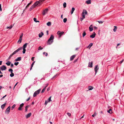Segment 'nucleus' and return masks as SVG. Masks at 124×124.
I'll return each instance as SVG.
<instances>
[{
    "label": "nucleus",
    "instance_id": "1",
    "mask_svg": "<svg viewBox=\"0 0 124 124\" xmlns=\"http://www.w3.org/2000/svg\"><path fill=\"white\" fill-rule=\"evenodd\" d=\"M54 38V36L53 35H51L49 39H48L47 42V43L48 45L51 44L53 42V39Z\"/></svg>",
    "mask_w": 124,
    "mask_h": 124
},
{
    "label": "nucleus",
    "instance_id": "2",
    "mask_svg": "<svg viewBox=\"0 0 124 124\" xmlns=\"http://www.w3.org/2000/svg\"><path fill=\"white\" fill-rule=\"evenodd\" d=\"M41 91V89H40L36 91H35L34 93L33 96L35 97Z\"/></svg>",
    "mask_w": 124,
    "mask_h": 124
},
{
    "label": "nucleus",
    "instance_id": "3",
    "mask_svg": "<svg viewBox=\"0 0 124 124\" xmlns=\"http://www.w3.org/2000/svg\"><path fill=\"white\" fill-rule=\"evenodd\" d=\"M43 1L42 0H40L39 1H36L34 4H35L36 6H37L39 4L40 5L41 4V3Z\"/></svg>",
    "mask_w": 124,
    "mask_h": 124
},
{
    "label": "nucleus",
    "instance_id": "4",
    "mask_svg": "<svg viewBox=\"0 0 124 124\" xmlns=\"http://www.w3.org/2000/svg\"><path fill=\"white\" fill-rule=\"evenodd\" d=\"M10 106H9L8 108L6 109L5 112V113L6 114H8L10 112Z\"/></svg>",
    "mask_w": 124,
    "mask_h": 124
},
{
    "label": "nucleus",
    "instance_id": "5",
    "mask_svg": "<svg viewBox=\"0 0 124 124\" xmlns=\"http://www.w3.org/2000/svg\"><path fill=\"white\" fill-rule=\"evenodd\" d=\"M22 47H21L20 48H18L17 50L15 51L13 53V54L14 55L16 54L17 52H18L20 50H21L22 49Z\"/></svg>",
    "mask_w": 124,
    "mask_h": 124
},
{
    "label": "nucleus",
    "instance_id": "6",
    "mask_svg": "<svg viewBox=\"0 0 124 124\" xmlns=\"http://www.w3.org/2000/svg\"><path fill=\"white\" fill-rule=\"evenodd\" d=\"M22 47H21L20 48H18L17 50L15 51L13 53V54L14 55L16 54L17 52H18L20 50H21L22 49Z\"/></svg>",
    "mask_w": 124,
    "mask_h": 124
},
{
    "label": "nucleus",
    "instance_id": "7",
    "mask_svg": "<svg viewBox=\"0 0 124 124\" xmlns=\"http://www.w3.org/2000/svg\"><path fill=\"white\" fill-rule=\"evenodd\" d=\"M0 69L2 71L4 70H6L7 68L6 66L4 65L2 66L0 68Z\"/></svg>",
    "mask_w": 124,
    "mask_h": 124
},
{
    "label": "nucleus",
    "instance_id": "8",
    "mask_svg": "<svg viewBox=\"0 0 124 124\" xmlns=\"http://www.w3.org/2000/svg\"><path fill=\"white\" fill-rule=\"evenodd\" d=\"M64 32L62 31L61 32L60 31H59L57 32V34L59 35V37H60L64 33Z\"/></svg>",
    "mask_w": 124,
    "mask_h": 124
},
{
    "label": "nucleus",
    "instance_id": "9",
    "mask_svg": "<svg viewBox=\"0 0 124 124\" xmlns=\"http://www.w3.org/2000/svg\"><path fill=\"white\" fill-rule=\"evenodd\" d=\"M48 10V8H46L45 10L43 11L42 13V14L43 15H45L47 13Z\"/></svg>",
    "mask_w": 124,
    "mask_h": 124
},
{
    "label": "nucleus",
    "instance_id": "10",
    "mask_svg": "<svg viewBox=\"0 0 124 124\" xmlns=\"http://www.w3.org/2000/svg\"><path fill=\"white\" fill-rule=\"evenodd\" d=\"M98 65H96L95 66V68H94V70L95 72V74H96L97 72V70H99V68L98 67Z\"/></svg>",
    "mask_w": 124,
    "mask_h": 124
},
{
    "label": "nucleus",
    "instance_id": "11",
    "mask_svg": "<svg viewBox=\"0 0 124 124\" xmlns=\"http://www.w3.org/2000/svg\"><path fill=\"white\" fill-rule=\"evenodd\" d=\"M24 104L23 103H22V104H21L20 105V107L19 108H18V110H22V108Z\"/></svg>",
    "mask_w": 124,
    "mask_h": 124
},
{
    "label": "nucleus",
    "instance_id": "12",
    "mask_svg": "<svg viewBox=\"0 0 124 124\" xmlns=\"http://www.w3.org/2000/svg\"><path fill=\"white\" fill-rule=\"evenodd\" d=\"M35 4H34L29 9V10L31 11L36 6Z\"/></svg>",
    "mask_w": 124,
    "mask_h": 124
},
{
    "label": "nucleus",
    "instance_id": "13",
    "mask_svg": "<svg viewBox=\"0 0 124 124\" xmlns=\"http://www.w3.org/2000/svg\"><path fill=\"white\" fill-rule=\"evenodd\" d=\"M96 33L95 32H93L92 34L90 36V37L91 38H94L95 37Z\"/></svg>",
    "mask_w": 124,
    "mask_h": 124
},
{
    "label": "nucleus",
    "instance_id": "14",
    "mask_svg": "<svg viewBox=\"0 0 124 124\" xmlns=\"http://www.w3.org/2000/svg\"><path fill=\"white\" fill-rule=\"evenodd\" d=\"M44 35L43 33L42 32H41L40 33H39V37L41 38L42 37L43 35Z\"/></svg>",
    "mask_w": 124,
    "mask_h": 124
},
{
    "label": "nucleus",
    "instance_id": "15",
    "mask_svg": "<svg viewBox=\"0 0 124 124\" xmlns=\"http://www.w3.org/2000/svg\"><path fill=\"white\" fill-rule=\"evenodd\" d=\"M31 113H29V114H28L26 115L25 116H26V118H28V117H30L31 115Z\"/></svg>",
    "mask_w": 124,
    "mask_h": 124
},
{
    "label": "nucleus",
    "instance_id": "16",
    "mask_svg": "<svg viewBox=\"0 0 124 124\" xmlns=\"http://www.w3.org/2000/svg\"><path fill=\"white\" fill-rule=\"evenodd\" d=\"M93 62H89V66L91 68H92L93 67Z\"/></svg>",
    "mask_w": 124,
    "mask_h": 124
},
{
    "label": "nucleus",
    "instance_id": "17",
    "mask_svg": "<svg viewBox=\"0 0 124 124\" xmlns=\"http://www.w3.org/2000/svg\"><path fill=\"white\" fill-rule=\"evenodd\" d=\"M75 56H76V55H73L71 56L70 57V61L74 59V58L75 57Z\"/></svg>",
    "mask_w": 124,
    "mask_h": 124
},
{
    "label": "nucleus",
    "instance_id": "18",
    "mask_svg": "<svg viewBox=\"0 0 124 124\" xmlns=\"http://www.w3.org/2000/svg\"><path fill=\"white\" fill-rule=\"evenodd\" d=\"M21 60V57H18L16 59L15 61L16 62H17L18 61H20Z\"/></svg>",
    "mask_w": 124,
    "mask_h": 124
},
{
    "label": "nucleus",
    "instance_id": "19",
    "mask_svg": "<svg viewBox=\"0 0 124 124\" xmlns=\"http://www.w3.org/2000/svg\"><path fill=\"white\" fill-rule=\"evenodd\" d=\"M85 3L87 4H88L91 3V0H88L86 1Z\"/></svg>",
    "mask_w": 124,
    "mask_h": 124
},
{
    "label": "nucleus",
    "instance_id": "20",
    "mask_svg": "<svg viewBox=\"0 0 124 124\" xmlns=\"http://www.w3.org/2000/svg\"><path fill=\"white\" fill-rule=\"evenodd\" d=\"M11 62L9 61H8L6 63V64L8 66H9L11 64Z\"/></svg>",
    "mask_w": 124,
    "mask_h": 124
},
{
    "label": "nucleus",
    "instance_id": "21",
    "mask_svg": "<svg viewBox=\"0 0 124 124\" xmlns=\"http://www.w3.org/2000/svg\"><path fill=\"white\" fill-rule=\"evenodd\" d=\"M6 105V103H5L4 104H3V105H2L1 106V108L2 109H4L5 107V106Z\"/></svg>",
    "mask_w": 124,
    "mask_h": 124
},
{
    "label": "nucleus",
    "instance_id": "22",
    "mask_svg": "<svg viewBox=\"0 0 124 124\" xmlns=\"http://www.w3.org/2000/svg\"><path fill=\"white\" fill-rule=\"evenodd\" d=\"M107 112L110 114L112 113V110L111 109H110L108 110H107Z\"/></svg>",
    "mask_w": 124,
    "mask_h": 124
},
{
    "label": "nucleus",
    "instance_id": "23",
    "mask_svg": "<svg viewBox=\"0 0 124 124\" xmlns=\"http://www.w3.org/2000/svg\"><path fill=\"white\" fill-rule=\"evenodd\" d=\"M93 44L92 43H91L90 44L89 46L87 47V48H89L90 49L91 47L93 46Z\"/></svg>",
    "mask_w": 124,
    "mask_h": 124
},
{
    "label": "nucleus",
    "instance_id": "24",
    "mask_svg": "<svg viewBox=\"0 0 124 124\" xmlns=\"http://www.w3.org/2000/svg\"><path fill=\"white\" fill-rule=\"evenodd\" d=\"M87 14V12L86 10H83V12H82V14Z\"/></svg>",
    "mask_w": 124,
    "mask_h": 124
},
{
    "label": "nucleus",
    "instance_id": "25",
    "mask_svg": "<svg viewBox=\"0 0 124 124\" xmlns=\"http://www.w3.org/2000/svg\"><path fill=\"white\" fill-rule=\"evenodd\" d=\"M75 10V8H72L71 10V14H72L73 13V12Z\"/></svg>",
    "mask_w": 124,
    "mask_h": 124
},
{
    "label": "nucleus",
    "instance_id": "26",
    "mask_svg": "<svg viewBox=\"0 0 124 124\" xmlns=\"http://www.w3.org/2000/svg\"><path fill=\"white\" fill-rule=\"evenodd\" d=\"M28 44L27 43H25L23 46V48H25L27 45H28Z\"/></svg>",
    "mask_w": 124,
    "mask_h": 124
},
{
    "label": "nucleus",
    "instance_id": "27",
    "mask_svg": "<svg viewBox=\"0 0 124 124\" xmlns=\"http://www.w3.org/2000/svg\"><path fill=\"white\" fill-rule=\"evenodd\" d=\"M93 87H92L91 86H89L88 87V88L89 89V90H92V89H93Z\"/></svg>",
    "mask_w": 124,
    "mask_h": 124
},
{
    "label": "nucleus",
    "instance_id": "28",
    "mask_svg": "<svg viewBox=\"0 0 124 124\" xmlns=\"http://www.w3.org/2000/svg\"><path fill=\"white\" fill-rule=\"evenodd\" d=\"M13 26H14V25H11L9 27H7V29L9 28V29H11L13 27Z\"/></svg>",
    "mask_w": 124,
    "mask_h": 124
},
{
    "label": "nucleus",
    "instance_id": "29",
    "mask_svg": "<svg viewBox=\"0 0 124 124\" xmlns=\"http://www.w3.org/2000/svg\"><path fill=\"white\" fill-rule=\"evenodd\" d=\"M22 39L19 38V39L18 41V43L20 44V43L22 41Z\"/></svg>",
    "mask_w": 124,
    "mask_h": 124
},
{
    "label": "nucleus",
    "instance_id": "30",
    "mask_svg": "<svg viewBox=\"0 0 124 124\" xmlns=\"http://www.w3.org/2000/svg\"><path fill=\"white\" fill-rule=\"evenodd\" d=\"M46 24L48 26H50L51 25V23L50 22H48Z\"/></svg>",
    "mask_w": 124,
    "mask_h": 124
},
{
    "label": "nucleus",
    "instance_id": "31",
    "mask_svg": "<svg viewBox=\"0 0 124 124\" xmlns=\"http://www.w3.org/2000/svg\"><path fill=\"white\" fill-rule=\"evenodd\" d=\"M51 96H50L49 98H48V101H47V103H48L49 102H50V101H51L52 100H51Z\"/></svg>",
    "mask_w": 124,
    "mask_h": 124
},
{
    "label": "nucleus",
    "instance_id": "32",
    "mask_svg": "<svg viewBox=\"0 0 124 124\" xmlns=\"http://www.w3.org/2000/svg\"><path fill=\"white\" fill-rule=\"evenodd\" d=\"M30 107L29 105H27L25 107V111L26 112L27 110V108L28 107Z\"/></svg>",
    "mask_w": 124,
    "mask_h": 124
},
{
    "label": "nucleus",
    "instance_id": "33",
    "mask_svg": "<svg viewBox=\"0 0 124 124\" xmlns=\"http://www.w3.org/2000/svg\"><path fill=\"white\" fill-rule=\"evenodd\" d=\"M11 74H10V76L11 77H12L14 76V73L12 72H11Z\"/></svg>",
    "mask_w": 124,
    "mask_h": 124
},
{
    "label": "nucleus",
    "instance_id": "34",
    "mask_svg": "<svg viewBox=\"0 0 124 124\" xmlns=\"http://www.w3.org/2000/svg\"><path fill=\"white\" fill-rule=\"evenodd\" d=\"M35 62L34 61V62L32 63V64H31V68L30 69V70H31V69H32V67H33V65H34V63Z\"/></svg>",
    "mask_w": 124,
    "mask_h": 124
},
{
    "label": "nucleus",
    "instance_id": "35",
    "mask_svg": "<svg viewBox=\"0 0 124 124\" xmlns=\"http://www.w3.org/2000/svg\"><path fill=\"white\" fill-rule=\"evenodd\" d=\"M115 28L113 29V31L114 32H115L116 31V30L117 29V28L116 26H114Z\"/></svg>",
    "mask_w": 124,
    "mask_h": 124
},
{
    "label": "nucleus",
    "instance_id": "36",
    "mask_svg": "<svg viewBox=\"0 0 124 124\" xmlns=\"http://www.w3.org/2000/svg\"><path fill=\"white\" fill-rule=\"evenodd\" d=\"M86 35V33L85 31H84L83 33V37H84Z\"/></svg>",
    "mask_w": 124,
    "mask_h": 124
},
{
    "label": "nucleus",
    "instance_id": "37",
    "mask_svg": "<svg viewBox=\"0 0 124 124\" xmlns=\"http://www.w3.org/2000/svg\"><path fill=\"white\" fill-rule=\"evenodd\" d=\"M63 7L64 8H65L66 7V2H64L63 4Z\"/></svg>",
    "mask_w": 124,
    "mask_h": 124
},
{
    "label": "nucleus",
    "instance_id": "38",
    "mask_svg": "<svg viewBox=\"0 0 124 124\" xmlns=\"http://www.w3.org/2000/svg\"><path fill=\"white\" fill-rule=\"evenodd\" d=\"M33 19L34 20V21L35 22H39V21H37L36 20L37 19L36 18H33Z\"/></svg>",
    "mask_w": 124,
    "mask_h": 124
},
{
    "label": "nucleus",
    "instance_id": "39",
    "mask_svg": "<svg viewBox=\"0 0 124 124\" xmlns=\"http://www.w3.org/2000/svg\"><path fill=\"white\" fill-rule=\"evenodd\" d=\"M89 31H92L93 30V28L92 27H89Z\"/></svg>",
    "mask_w": 124,
    "mask_h": 124
},
{
    "label": "nucleus",
    "instance_id": "40",
    "mask_svg": "<svg viewBox=\"0 0 124 124\" xmlns=\"http://www.w3.org/2000/svg\"><path fill=\"white\" fill-rule=\"evenodd\" d=\"M67 21V19L66 18H64L63 20V22L64 23L66 22Z\"/></svg>",
    "mask_w": 124,
    "mask_h": 124
},
{
    "label": "nucleus",
    "instance_id": "41",
    "mask_svg": "<svg viewBox=\"0 0 124 124\" xmlns=\"http://www.w3.org/2000/svg\"><path fill=\"white\" fill-rule=\"evenodd\" d=\"M97 113L95 112L94 114L92 115V116L94 117L95 116L97 115Z\"/></svg>",
    "mask_w": 124,
    "mask_h": 124
},
{
    "label": "nucleus",
    "instance_id": "42",
    "mask_svg": "<svg viewBox=\"0 0 124 124\" xmlns=\"http://www.w3.org/2000/svg\"><path fill=\"white\" fill-rule=\"evenodd\" d=\"M23 54H24L25 53V52L26 51V49L25 48H23Z\"/></svg>",
    "mask_w": 124,
    "mask_h": 124
},
{
    "label": "nucleus",
    "instance_id": "43",
    "mask_svg": "<svg viewBox=\"0 0 124 124\" xmlns=\"http://www.w3.org/2000/svg\"><path fill=\"white\" fill-rule=\"evenodd\" d=\"M30 5L29 3H28L27 5V6H26L25 9H27L28 7Z\"/></svg>",
    "mask_w": 124,
    "mask_h": 124
},
{
    "label": "nucleus",
    "instance_id": "44",
    "mask_svg": "<svg viewBox=\"0 0 124 124\" xmlns=\"http://www.w3.org/2000/svg\"><path fill=\"white\" fill-rule=\"evenodd\" d=\"M23 33H22L21 35L20 36L19 38L22 39V38L23 37Z\"/></svg>",
    "mask_w": 124,
    "mask_h": 124
},
{
    "label": "nucleus",
    "instance_id": "45",
    "mask_svg": "<svg viewBox=\"0 0 124 124\" xmlns=\"http://www.w3.org/2000/svg\"><path fill=\"white\" fill-rule=\"evenodd\" d=\"M16 105L15 104H14L13 106L12 107V110H13V109L15 107Z\"/></svg>",
    "mask_w": 124,
    "mask_h": 124
},
{
    "label": "nucleus",
    "instance_id": "46",
    "mask_svg": "<svg viewBox=\"0 0 124 124\" xmlns=\"http://www.w3.org/2000/svg\"><path fill=\"white\" fill-rule=\"evenodd\" d=\"M19 62H15L14 63V65L16 66H17L18 64L19 63Z\"/></svg>",
    "mask_w": 124,
    "mask_h": 124
},
{
    "label": "nucleus",
    "instance_id": "47",
    "mask_svg": "<svg viewBox=\"0 0 124 124\" xmlns=\"http://www.w3.org/2000/svg\"><path fill=\"white\" fill-rule=\"evenodd\" d=\"M8 71H11V72H12L13 71V70L12 69H9V70Z\"/></svg>",
    "mask_w": 124,
    "mask_h": 124
},
{
    "label": "nucleus",
    "instance_id": "48",
    "mask_svg": "<svg viewBox=\"0 0 124 124\" xmlns=\"http://www.w3.org/2000/svg\"><path fill=\"white\" fill-rule=\"evenodd\" d=\"M98 22L100 23H102L103 22V21H98Z\"/></svg>",
    "mask_w": 124,
    "mask_h": 124
},
{
    "label": "nucleus",
    "instance_id": "49",
    "mask_svg": "<svg viewBox=\"0 0 124 124\" xmlns=\"http://www.w3.org/2000/svg\"><path fill=\"white\" fill-rule=\"evenodd\" d=\"M42 49H43V48H41V46H40L38 50H41Z\"/></svg>",
    "mask_w": 124,
    "mask_h": 124
},
{
    "label": "nucleus",
    "instance_id": "50",
    "mask_svg": "<svg viewBox=\"0 0 124 124\" xmlns=\"http://www.w3.org/2000/svg\"><path fill=\"white\" fill-rule=\"evenodd\" d=\"M45 91V90L44 89H43L42 90V91L41 92V93H44Z\"/></svg>",
    "mask_w": 124,
    "mask_h": 124
},
{
    "label": "nucleus",
    "instance_id": "51",
    "mask_svg": "<svg viewBox=\"0 0 124 124\" xmlns=\"http://www.w3.org/2000/svg\"><path fill=\"white\" fill-rule=\"evenodd\" d=\"M11 65V68H13L14 66V65L13 63H11L10 64Z\"/></svg>",
    "mask_w": 124,
    "mask_h": 124
},
{
    "label": "nucleus",
    "instance_id": "52",
    "mask_svg": "<svg viewBox=\"0 0 124 124\" xmlns=\"http://www.w3.org/2000/svg\"><path fill=\"white\" fill-rule=\"evenodd\" d=\"M67 114L68 115V116H71V115L70 113L68 112L67 113Z\"/></svg>",
    "mask_w": 124,
    "mask_h": 124
},
{
    "label": "nucleus",
    "instance_id": "53",
    "mask_svg": "<svg viewBox=\"0 0 124 124\" xmlns=\"http://www.w3.org/2000/svg\"><path fill=\"white\" fill-rule=\"evenodd\" d=\"M82 16L83 18H85V15L84 14H82Z\"/></svg>",
    "mask_w": 124,
    "mask_h": 124
},
{
    "label": "nucleus",
    "instance_id": "54",
    "mask_svg": "<svg viewBox=\"0 0 124 124\" xmlns=\"http://www.w3.org/2000/svg\"><path fill=\"white\" fill-rule=\"evenodd\" d=\"M30 99V97H29L26 100V101H28Z\"/></svg>",
    "mask_w": 124,
    "mask_h": 124
},
{
    "label": "nucleus",
    "instance_id": "55",
    "mask_svg": "<svg viewBox=\"0 0 124 124\" xmlns=\"http://www.w3.org/2000/svg\"><path fill=\"white\" fill-rule=\"evenodd\" d=\"M13 55H14L12 53L9 56L11 58Z\"/></svg>",
    "mask_w": 124,
    "mask_h": 124
},
{
    "label": "nucleus",
    "instance_id": "56",
    "mask_svg": "<svg viewBox=\"0 0 124 124\" xmlns=\"http://www.w3.org/2000/svg\"><path fill=\"white\" fill-rule=\"evenodd\" d=\"M124 61V60H123L121 61H120V63L121 64L122 63V62H123V61Z\"/></svg>",
    "mask_w": 124,
    "mask_h": 124
},
{
    "label": "nucleus",
    "instance_id": "57",
    "mask_svg": "<svg viewBox=\"0 0 124 124\" xmlns=\"http://www.w3.org/2000/svg\"><path fill=\"white\" fill-rule=\"evenodd\" d=\"M18 83V82H17L16 84V85H15L14 86V89L15 88V87L17 85V84Z\"/></svg>",
    "mask_w": 124,
    "mask_h": 124
},
{
    "label": "nucleus",
    "instance_id": "58",
    "mask_svg": "<svg viewBox=\"0 0 124 124\" xmlns=\"http://www.w3.org/2000/svg\"><path fill=\"white\" fill-rule=\"evenodd\" d=\"M34 57H32L31 58V60H32V61H34Z\"/></svg>",
    "mask_w": 124,
    "mask_h": 124
},
{
    "label": "nucleus",
    "instance_id": "59",
    "mask_svg": "<svg viewBox=\"0 0 124 124\" xmlns=\"http://www.w3.org/2000/svg\"><path fill=\"white\" fill-rule=\"evenodd\" d=\"M47 103H47V102L46 101H46H45V105H46L47 104Z\"/></svg>",
    "mask_w": 124,
    "mask_h": 124
},
{
    "label": "nucleus",
    "instance_id": "60",
    "mask_svg": "<svg viewBox=\"0 0 124 124\" xmlns=\"http://www.w3.org/2000/svg\"><path fill=\"white\" fill-rule=\"evenodd\" d=\"M78 59H77L75 60L74 61V63H75L77 61Z\"/></svg>",
    "mask_w": 124,
    "mask_h": 124
},
{
    "label": "nucleus",
    "instance_id": "61",
    "mask_svg": "<svg viewBox=\"0 0 124 124\" xmlns=\"http://www.w3.org/2000/svg\"><path fill=\"white\" fill-rule=\"evenodd\" d=\"M2 62L1 61H0V65H1Z\"/></svg>",
    "mask_w": 124,
    "mask_h": 124
},
{
    "label": "nucleus",
    "instance_id": "62",
    "mask_svg": "<svg viewBox=\"0 0 124 124\" xmlns=\"http://www.w3.org/2000/svg\"><path fill=\"white\" fill-rule=\"evenodd\" d=\"M120 45V44L119 43L117 44V46L116 47V48H117V46H118L119 45Z\"/></svg>",
    "mask_w": 124,
    "mask_h": 124
},
{
    "label": "nucleus",
    "instance_id": "63",
    "mask_svg": "<svg viewBox=\"0 0 124 124\" xmlns=\"http://www.w3.org/2000/svg\"><path fill=\"white\" fill-rule=\"evenodd\" d=\"M46 33H47V35H48V31H46Z\"/></svg>",
    "mask_w": 124,
    "mask_h": 124
},
{
    "label": "nucleus",
    "instance_id": "64",
    "mask_svg": "<svg viewBox=\"0 0 124 124\" xmlns=\"http://www.w3.org/2000/svg\"><path fill=\"white\" fill-rule=\"evenodd\" d=\"M11 58L9 56L8 57V60H10V59Z\"/></svg>",
    "mask_w": 124,
    "mask_h": 124
}]
</instances>
